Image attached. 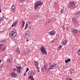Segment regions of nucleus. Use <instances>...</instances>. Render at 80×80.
Returning <instances> with one entry per match:
<instances>
[{"label":"nucleus","instance_id":"f8f14e48","mask_svg":"<svg viewBox=\"0 0 80 80\" xmlns=\"http://www.w3.org/2000/svg\"><path fill=\"white\" fill-rule=\"evenodd\" d=\"M29 34H27V33H26L25 35L24 36V38L25 39L27 38H27H28V37H29Z\"/></svg>","mask_w":80,"mask_h":80},{"label":"nucleus","instance_id":"603ef678","mask_svg":"<svg viewBox=\"0 0 80 80\" xmlns=\"http://www.w3.org/2000/svg\"><path fill=\"white\" fill-rule=\"evenodd\" d=\"M2 61V59H0V63Z\"/></svg>","mask_w":80,"mask_h":80},{"label":"nucleus","instance_id":"58836bf2","mask_svg":"<svg viewBox=\"0 0 80 80\" xmlns=\"http://www.w3.org/2000/svg\"><path fill=\"white\" fill-rule=\"evenodd\" d=\"M28 70H29V68H27V70H26V72H28Z\"/></svg>","mask_w":80,"mask_h":80},{"label":"nucleus","instance_id":"a19ab883","mask_svg":"<svg viewBox=\"0 0 80 80\" xmlns=\"http://www.w3.org/2000/svg\"><path fill=\"white\" fill-rule=\"evenodd\" d=\"M39 14H37L36 15V17L39 18Z\"/></svg>","mask_w":80,"mask_h":80},{"label":"nucleus","instance_id":"c85d7f7f","mask_svg":"<svg viewBox=\"0 0 80 80\" xmlns=\"http://www.w3.org/2000/svg\"><path fill=\"white\" fill-rule=\"evenodd\" d=\"M16 24L15 23V22H14L12 26V28L13 27H14Z\"/></svg>","mask_w":80,"mask_h":80},{"label":"nucleus","instance_id":"1a4fd4ad","mask_svg":"<svg viewBox=\"0 0 80 80\" xmlns=\"http://www.w3.org/2000/svg\"><path fill=\"white\" fill-rule=\"evenodd\" d=\"M67 42V41L66 40H63L62 42V44L63 45H64L66 44Z\"/></svg>","mask_w":80,"mask_h":80},{"label":"nucleus","instance_id":"9d476101","mask_svg":"<svg viewBox=\"0 0 80 80\" xmlns=\"http://www.w3.org/2000/svg\"><path fill=\"white\" fill-rule=\"evenodd\" d=\"M76 4V3L75 2L72 1L70 2L69 6H70V7H71V6H72V5H75Z\"/></svg>","mask_w":80,"mask_h":80},{"label":"nucleus","instance_id":"de8ad7c7","mask_svg":"<svg viewBox=\"0 0 80 80\" xmlns=\"http://www.w3.org/2000/svg\"><path fill=\"white\" fill-rule=\"evenodd\" d=\"M5 49V48H3V49H2V51H4V50Z\"/></svg>","mask_w":80,"mask_h":80},{"label":"nucleus","instance_id":"13d9d810","mask_svg":"<svg viewBox=\"0 0 80 80\" xmlns=\"http://www.w3.org/2000/svg\"><path fill=\"white\" fill-rule=\"evenodd\" d=\"M71 70H73V69H71Z\"/></svg>","mask_w":80,"mask_h":80},{"label":"nucleus","instance_id":"a878e982","mask_svg":"<svg viewBox=\"0 0 80 80\" xmlns=\"http://www.w3.org/2000/svg\"><path fill=\"white\" fill-rule=\"evenodd\" d=\"M71 31L72 33L74 34V29L72 28H71Z\"/></svg>","mask_w":80,"mask_h":80},{"label":"nucleus","instance_id":"7ed1b4c3","mask_svg":"<svg viewBox=\"0 0 80 80\" xmlns=\"http://www.w3.org/2000/svg\"><path fill=\"white\" fill-rule=\"evenodd\" d=\"M42 2L41 1H37L34 4L35 9H37L40 6L42 5Z\"/></svg>","mask_w":80,"mask_h":80},{"label":"nucleus","instance_id":"6e6552de","mask_svg":"<svg viewBox=\"0 0 80 80\" xmlns=\"http://www.w3.org/2000/svg\"><path fill=\"white\" fill-rule=\"evenodd\" d=\"M47 64H45L44 65V66L43 67L44 68H45V70H47ZM43 68H42L41 69L43 71H44V69Z\"/></svg>","mask_w":80,"mask_h":80},{"label":"nucleus","instance_id":"052dcab7","mask_svg":"<svg viewBox=\"0 0 80 80\" xmlns=\"http://www.w3.org/2000/svg\"><path fill=\"white\" fill-rule=\"evenodd\" d=\"M1 22H2V21H1V20H0V23H1Z\"/></svg>","mask_w":80,"mask_h":80},{"label":"nucleus","instance_id":"e2e57ef3","mask_svg":"<svg viewBox=\"0 0 80 80\" xmlns=\"http://www.w3.org/2000/svg\"><path fill=\"white\" fill-rule=\"evenodd\" d=\"M1 12V10H0V13Z\"/></svg>","mask_w":80,"mask_h":80},{"label":"nucleus","instance_id":"4c0bfd02","mask_svg":"<svg viewBox=\"0 0 80 80\" xmlns=\"http://www.w3.org/2000/svg\"><path fill=\"white\" fill-rule=\"evenodd\" d=\"M13 70L14 71V72H15V71H16V70H17L15 68H14L13 69Z\"/></svg>","mask_w":80,"mask_h":80},{"label":"nucleus","instance_id":"f704fd0d","mask_svg":"<svg viewBox=\"0 0 80 80\" xmlns=\"http://www.w3.org/2000/svg\"><path fill=\"white\" fill-rule=\"evenodd\" d=\"M4 19L3 18H2H2H1V21H3V20Z\"/></svg>","mask_w":80,"mask_h":80},{"label":"nucleus","instance_id":"0eeeda50","mask_svg":"<svg viewBox=\"0 0 80 80\" xmlns=\"http://www.w3.org/2000/svg\"><path fill=\"white\" fill-rule=\"evenodd\" d=\"M36 72L35 71V70H32L31 72H30V75H35L36 73Z\"/></svg>","mask_w":80,"mask_h":80},{"label":"nucleus","instance_id":"5701e85b","mask_svg":"<svg viewBox=\"0 0 80 80\" xmlns=\"http://www.w3.org/2000/svg\"><path fill=\"white\" fill-rule=\"evenodd\" d=\"M70 61L71 59L70 58H69L68 59L65 60V61L66 63H68L69 61Z\"/></svg>","mask_w":80,"mask_h":80},{"label":"nucleus","instance_id":"4468645a","mask_svg":"<svg viewBox=\"0 0 80 80\" xmlns=\"http://www.w3.org/2000/svg\"><path fill=\"white\" fill-rule=\"evenodd\" d=\"M52 33H51V35L52 36V35H54L55 34V33L56 32L55 31H52Z\"/></svg>","mask_w":80,"mask_h":80},{"label":"nucleus","instance_id":"5fc2aeb1","mask_svg":"<svg viewBox=\"0 0 80 80\" xmlns=\"http://www.w3.org/2000/svg\"><path fill=\"white\" fill-rule=\"evenodd\" d=\"M68 80H72L71 78H70L69 79H68Z\"/></svg>","mask_w":80,"mask_h":80},{"label":"nucleus","instance_id":"412c9836","mask_svg":"<svg viewBox=\"0 0 80 80\" xmlns=\"http://www.w3.org/2000/svg\"><path fill=\"white\" fill-rule=\"evenodd\" d=\"M1 41L0 42V43H1L2 44H3V43H4L5 42V41L3 39H1Z\"/></svg>","mask_w":80,"mask_h":80},{"label":"nucleus","instance_id":"473e14b6","mask_svg":"<svg viewBox=\"0 0 80 80\" xmlns=\"http://www.w3.org/2000/svg\"><path fill=\"white\" fill-rule=\"evenodd\" d=\"M69 29H70V27H69L66 28V30H68Z\"/></svg>","mask_w":80,"mask_h":80},{"label":"nucleus","instance_id":"338daca9","mask_svg":"<svg viewBox=\"0 0 80 80\" xmlns=\"http://www.w3.org/2000/svg\"><path fill=\"white\" fill-rule=\"evenodd\" d=\"M0 7H1V5H0Z\"/></svg>","mask_w":80,"mask_h":80},{"label":"nucleus","instance_id":"cd10ccee","mask_svg":"<svg viewBox=\"0 0 80 80\" xmlns=\"http://www.w3.org/2000/svg\"><path fill=\"white\" fill-rule=\"evenodd\" d=\"M18 72L19 73H19H22L21 71V70H20V69H18V70L17 73Z\"/></svg>","mask_w":80,"mask_h":80},{"label":"nucleus","instance_id":"0e129e2a","mask_svg":"<svg viewBox=\"0 0 80 80\" xmlns=\"http://www.w3.org/2000/svg\"><path fill=\"white\" fill-rule=\"evenodd\" d=\"M16 22V23H17V22Z\"/></svg>","mask_w":80,"mask_h":80},{"label":"nucleus","instance_id":"393cba45","mask_svg":"<svg viewBox=\"0 0 80 80\" xmlns=\"http://www.w3.org/2000/svg\"><path fill=\"white\" fill-rule=\"evenodd\" d=\"M11 10L13 12H14L15 10V8H12V7L11 8Z\"/></svg>","mask_w":80,"mask_h":80},{"label":"nucleus","instance_id":"ea45409f","mask_svg":"<svg viewBox=\"0 0 80 80\" xmlns=\"http://www.w3.org/2000/svg\"><path fill=\"white\" fill-rule=\"evenodd\" d=\"M74 71L73 70L72 71V72H71V73H74Z\"/></svg>","mask_w":80,"mask_h":80},{"label":"nucleus","instance_id":"69168bd1","mask_svg":"<svg viewBox=\"0 0 80 80\" xmlns=\"http://www.w3.org/2000/svg\"><path fill=\"white\" fill-rule=\"evenodd\" d=\"M28 32L30 33V32Z\"/></svg>","mask_w":80,"mask_h":80},{"label":"nucleus","instance_id":"bf43d9fd","mask_svg":"<svg viewBox=\"0 0 80 80\" xmlns=\"http://www.w3.org/2000/svg\"><path fill=\"white\" fill-rule=\"evenodd\" d=\"M2 68V66H0V68Z\"/></svg>","mask_w":80,"mask_h":80},{"label":"nucleus","instance_id":"6ab92c4d","mask_svg":"<svg viewBox=\"0 0 80 80\" xmlns=\"http://www.w3.org/2000/svg\"><path fill=\"white\" fill-rule=\"evenodd\" d=\"M28 24L27 23L26 24V26H25V27L24 28L25 30H26L27 29L28 27Z\"/></svg>","mask_w":80,"mask_h":80},{"label":"nucleus","instance_id":"c756f323","mask_svg":"<svg viewBox=\"0 0 80 80\" xmlns=\"http://www.w3.org/2000/svg\"><path fill=\"white\" fill-rule=\"evenodd\" d=\"M7 61H8V62H12V61H11V59H8V60Z\"/></svg>","mask_w":80,"mask_h":80},{"label":"nucleus","instance_id":"f257e3e1","mask_svg":"<svg viewBox=\"0 0 80 80\" xmlns=\"http://www.w3.org/2000/svg\"><path fill=\"white\" fill-rule=\"evenodd\" d=\"M17 32H16L12 30L10 33L9 37L11 38H12L17 37Z\"/></svg>","mask_w":80,"mask_h":80},{"label":"nucleus","instance_id":"72a5a7b5","mask_svg":"<svg viewBox=\"0 0 80 80\" xmlns=\"http://www.w3.org/2000/svg\"><path fill=\"white\" fill-rule=\"evenodd\" d=\"M78 54L79 56H80V50H79V51L78 52Z\"/></svg>","mask_w":80,"mask_h":80},{"label":"nucleus","instance_id":"9b49d317","mask_svg":"<svg viewBox=\"0 0 80 80\" xmlns=\"http://www.w3.org/2000/svg\"><path fill=\"white\" fill-rule=\"evenodd\" d=\"M75 15L77 17H78L80 15V12L79 11H77L75 12Z\"/></svg>","mask_w":80,"mask_h":80},{"label":"nucleus","instance_id":"f03ea898","mask_svg":"<svg viewBox=\"0 0 80 80\" xmlns=\"http://www.w3.org/2000/svg\"><path fill=\"white\" fill-rule=\"evenodd\" d=\"M58 68V65L56 63H53L48 68V72L51 69H55Z\"/></svg>","mask_w":80,"mask_h":80},{"label":"nucleus","instance_id":"3c124183","mask_svg":"<svg viewBox=\"0 0 80 80\" xmlns=\"http://www.w3.org/2000/svg\"><path fill=\"white\" fill-rule=\"evenodd\" d=\"M31 80H34V79L32 78L31 79Z\"/></svg>","mask_w":80,"mask_h":80},{"label":"nucleus","instance_id":"c9c22d12","mask_svg":"<svg viewBox=\"0 0 80 80\" xmlns=\"http://www.w3.org/2000/svg\"><path fill=\"white\" fill-rule=\"evenodd\" d=\"M65 26L64 25L63 26V28H62L63 30H64L65 29Z\"/></svg>","mask_w":80,"mask_h":80},{"label":"nucleus","instance_id":"49530a36","mask_svg":"<svg viewBox=\"0 0 80 80\" xmlns=\"http://www.w3.org/2000/svg\"><path fill=\"white\" fill-rule=\"evenodd\" d=\"M28 28L30 30L31 29V27H29Z\"/></svg>","mask_w":80,"mask_h":80},{"label":"nucleus","instance_id":"09e8293b","mask_svg":"<svg viewBox=\"0 0 80 80\" xmlns=\"http://www.w3.org/2000/svg\"><path fill=\"white\" fill-rule=\"evenodd\" d=\"M12 8H15V6H14L12 5Z\"/></svg>","mask_w":80,"mask_h":80},{"label":"nucleus","instance_id":"dca6fc26","mask_svg":"<svg viewBox=\"0 0 80 80\" xmlns=\"http://www.w3.org/2000/svg\"><path fill=\"white\" fill-rule=\"evenodd\" d=\"M50 20L51 21V22H53L55 21L56 19L55 18H53L50 19Z\"/></svg>","mask_w":80,"mask_h":80},{"label":"nucleus","instance_id":"79ce46f5","mask_svg":"<svg viewBox=\"0 0 80 80\" xmlns=\"http://www.w3.org/2000/svg\"><path fill=\"white\" fill-rule=\"evenodd\" d=\"M22 23L23 24L22 25H24L25 24V22L24 21H22Z\"/></svg>","mask_w":80,"mask_h":80},{"label":"nucleus","instance_id":"2eb2a0df","mask_svg":"<svg viewBox=\"0 0 80 80\" xmlns=\"http://www.w3.org/2000/svg\"><path fill=\"white\" fill-rule=\"evenodd\" d=\"M39 65V63L37 62H35V66L37 68L38 67V66Z\"/></svg>","mask_w":80,"mask_h":80},{"label":"nucleus","instance_id":"20e7f679","mask_svg":"<svg viewBox=\"0 0 80 80\" xmlns=\"http://www.w3.org/2000/svg\"><path fill=\"white\" fill-rule=\"evenodd\" d=\"M40 50L41 51V52L43 54H45V55H46L47 52V51H46V50L45 48H44V47L43 46H42L41 48H40Z\"/></svg>","mask_w":80,"mask_h":80},{"label":"nucleus","instance_id":"680f3d73","mask_svg":"<svg viewBox=\"0 0 80 80\" xmlns=\"http://www.w3.org/2000/svg\"><path fill=\"white\" fill-rule=\"evenodd\" d=\"M26 41H27V42H28V40H27Z\"/></svg>","mask_w":80,"mask_h":80},{"label":"nucleus","instance_id":"a18cd8bd","mask_svg":"<svg viewBox=\"0 0 80 80\" xmlns=\"http://www.w3.org/2000/svg\"><path fill=\"white\" fill-rule=\"evenodd\" d=\"M26 73H25L23 75H24V76H26Z\"/></svg>","mask_w":80,"mask_h":80},{"label":"nucleus","instance_id":"ddd939ff","mask_svg":"<svg viewBox=\"0 0 80 80\" xmlns=\"http://www.w3.org/2000/svg\"><path fill=\"white\" fill-rule=\"evenodd\" d=\"M16 51H17V52H18V54H19V53H20V50L19 49V47H17V49L16 50Z\"/></svg>","mask_w":80,"mask_h":80},{"label":"nucleus","instance_id":"423d86ee","mask_svg":"<svg viewBox=\"0 0 80 80\" xmlns=\"http://www.w3.org/2000/svg\"><path fill=\"white\" fill-rule=\"evenodd\" d=\"M11 75L12 78H16L17 76V74L14 72H12V73Z\"/></svg>","mask_w":80,"mask_h":80},{"label":"nucleus","instance_id":"bb28decb","mask_svg":"<svg viewBox=\"0 0 80 80\" xmlns=\"http://www.w3.org/2000/svg\"><path fill=\"white\" fill-rule=\"evenodd\" d=\"M65 10H64V8H63V9H62L61 11V12L62 13H63L64 12Z\"/></svg>","mask_w":80,"mask_h":80},{"label":"nucleus","instance_id":"f3484780","mask_svg":"<svg viewBox=\"0 0 80 80\" xmlns=\"http://www.w3.org/2000/svg\"><path fill=\"white\" fill-rule=\"evenodd\" d=\"M16 68L18 69H18H20V70H21V69H22V68L21 67V66H19V67H17V66H16Z\"/></svg>","mask_w":80,"mask_h":80},{"label":"nucleus","instance_id":"864d4df0","mask_svg":"<svg viewBox=\"0 0 80 80\" xmlns=\"http://www.w3.org/2000/svg\"><path fill=\"white\" fill-rule=\"evenodd\" d=\"M24 27V25H22V28H23Z\"/></svg>","mask_w":80,"mask_h":80},{"label":"nucleus","instance_id":"774afa93","mask_svg":"<svg viewBox=\"0 0 80 80\" xmlns=\"http://www.w3.org/2000/svg\"><path fill=\"white\" fill-rule=\"evenodd\" d=\"M79 32H80V30L79 31Z\"/></svg>","mask_w":80,"mask_h":80},{"label":"nucleus","instance_id":"e433bc0d","mask_svg":"<svg viewBox=\"0 0 80 80\" xmlns=\"http://www.w3.org/2000/svg\"><path fill=\"white\" fill-rule=\"evenodd\" d=\"M52 31H51V32H49V35H52Z\"/></svg>","mask_w":80,"mask_h":80},{"label":"nucleus","instance_id":"6e6d98bb","mask_svg":"<svg viewBox=\"0 0 80 80\" xmlns=\"http://www.w3.org/2000/svg\"><path fill=\"white\" fill-rule=\"evenodd\" d=\"M18 66H17L18 67H19V66H20V65L19 64H18Z\"/></svg>","mask_w":80,"mask_h":80},{"label":"nucleus","instance_id":"39448f33","mask_svg":"<svg viewBox=\"0 0 80 80\" xmlns=\"http://www.w3.org/2000/svg\"><path fill=\"white\" fill-rule=\"evenodd\" d=\"M31 52V51L30 50L26 49L24 51H22V54L23 55H25L27 54L28 52Z\"/></svg>","mask_w":80,"mask_h":80},{"label":"nucleus","instance_id":"4d7b16f0","mask_svg":"<svg viewBox=\"0 0 80 80\" xmlns=\"http://www.w3.org/2000/svg\"><path fill=\"white\" fill-rule=\"evenodd\" d=\"M2 18H4V19L5 18L4 16H3V17Z\"/></svg>","mask_w":80,"mask_h":80},{"label":"nucleus","instance_id":"2f4dec72","mask_svg":"<svg viewBox=\"0 0 80 80\" xmlns=\"http://www.w3.org/2000/svg\"><path fill=\"white\" fill-rule=\"evenodd\" d=\"M78 32V30L77 29H75V30H74V33H77Z\"/></svg>","mask_w":80,"mask_h":80},{"label":"nucleus","instance_id":"4be33fe9","mask_svg":"<svg viewBox=\"0 0 80 80\" xmlns=\"http://www.w3.org/2000/svg\"><path fill=\"white\" fill-rule=\"evenodd\" d=\"M28 23L29 27H31L32 26L31 24V22H28Z\"/></svg>","mask_w":80,"mask_h":80},{"label":"nucleus","instance_id":"aec40b11","mask_svg":"<svg viewBox=\"0 0 80 80\" xmlns=\"http://www.w3.org/2000/svg\"><path fill=\"white\" fill-rule=\"evenodd\" d=\"M33 77V75H30L28 77V78L29 79H31Z\"/></svg>","mask_w":80,"mask_h":80},{"label":"nucleus","instance_id":"8fccbe9b","mask_svg":"<svg viewBox=\"0 0 80 80\" xmlns=\"http://www.w3.org/2000/svg\"><path fill=\"white\" fill-rule=\"evenodd\" d=\"M21 1L23 2H25V0H21Z\"/></svg>","mask_w":80,"mask_h":80},{"label":"nucleus","instance_id":"7c9ffc66","mask_svg":"<svg viewBox=\"0 0 80 80\" xmlns=\"http://www.w3.org/2000/svg\"><path fill=\"white\" fill-rule=\"evenodd\" d=\"M2 44H0V50H1L2 49Z\"/></svg>","mask_w":80,"mask_h":80},{"label":"nucleus","instance_id":"37998d69","mask_svg":"<svg viewBox=\"0 0 80 80\" xmlns=\"http://www.w3.org/2000/svg\"><path fill=\"white\" fill-rule=\"evenodd\" d=\"M62 45H60L59 48H62Z\"/></svg>","mask_w":80,"mask_h":80},{"label":"nucleus","instance_id":"c03bdc74","mask_svg":"<svg viewBox=\"0 0 80 80\" xmlns=\"http://www.w3.org/2000/svg\"><path fill=\"white\" fill-rule=\"evenodd\" d=\"M38 72H39L40 71H39V68L38 69Z\"/></svg>","mask_w":80,"mask_h":80},{"label":"nucleus","instance_id":"b1692460","mask_svg":"<svg viewBox=\"0 0 80 80\" xmlns=\"http://www.w3.org/2000/svg\"><path fill=\"white\" fill-rule=\"evenodd\" d=\"M51 22H52V21H51V19H49L48 20V21L46 22V23H48Z\"/></svg>","mask_w":80,"mask_h":80},{"label":"nucleus","instance_id":"a211bd4d","mask_svg":"<svg viewBox=\"0 0 80 80\" xmlns=\"http://www.w3.org/2000/svg\"><path fill=\"white\" fill-rule=\"evenodd\" d=\"M77 21V18H72V22H76Z\"/></svg>","mask_w":80,"mask_h":80}]
</instances>
